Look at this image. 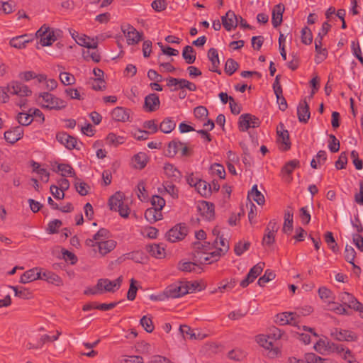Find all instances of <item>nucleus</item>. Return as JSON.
Here are the masks:
<instances>
[{"label": "nucleus", "instance_id": "1", "mask_svg": "<svg viewBox=\"0 0 363 363\" xmlns=\"http://www.w3.org/2000/svg\"><path fill=\"white\" fill-rule=\"evenodd\" d=\"M8 93L12 95H17L21 97L31 95L32 91L28 86L18 81L11 82L6 86L0 87V101L6 103L9 100Z\"/></svg>", "mask_w": 363, "mask_h": 363}, {"label": "nucleus", "instance_id": "2", "mask_svg": "<svg viewBox=\"0 0 363 363\" xmlns=\"http://www.w3.org/2000/svg\"><path fill=\"white\" fill-rule=\"evenodd\" d=\"M192 245L194 248L192 259L198 261L200 264H203V262L201 260L202 254H206L207 251L216 248L217 239H215L212 243L206 241H204L203 242L196 241L193 242Z\"/></svg>", "mask_w": 363, "mask_h": 363}, {"label": "nucleus", "instance_id": "3", "mask_svg": "<svg viewBox=\"0 0 363 363\" xmlns=\"http://www.w3.org/2000/svg\"><path fill=\"white\" fill-rule=\"evenodd\" d=\"M39 97H41L47 103V104L42 105L43 108L60 110L67 106L66 101L49 92L40 93Z\"/></svg>", "mask_w": 363, "mask_h": 363}, {"label": "nucleus", "instance_id": "4", "mask_svg": "<svg viewBox=\"0 0 363 363\" xmlns=\"http://www.w3.org/2000/svg\"><path fill=\"white\" fill-rule=\"evenodd\" d=\"M260 125V119L251 113H243L238 119V128L242 132L247 131L250 128H258Z\"/></svg>", "mask_w": 363, "mask_h": 363}, {"label": "nucleus", "instance_id": "5", "mask_svg": "<svg viewBox=\"0 0 363 363\" xmlns=\"http://www.w3.org/2000/svg\"><path fill=\"white\" fill-rule=\"evenodd\" d=\"M188 233V228L185 223H179L172 228L166 234L167 240L175 242L183 240Z\"/></svg>", "mask_w": 363, "mask_h": 363}, {"label": "nucleus", "instance_id": "6", "mask_svg": "<svg viewBox=\"0 0 363 363\" xmlns=\"http://www.w3.org/2000/svg\"><path fill=\"white\" fill-rule=\"evenodd\" d=\"M164 291L167 298H177L187 294V290H185L184 281H178L169 285Z\"/></svg>", "mask_w": 363, "mask_h": 363}, {"label": "nucleus", "instance_id": "7", "mask_svg": "<svg viewBox=\"0 0 363 363\" xmlns=\"http://www.w3.org/2000/svg\"><path fill=\"white\" fill-rule=\"evenodd\" d=\"M121 30L127 38L128 45L137 44L143 40V33L138 32L133 26L130 24L121 26Z\"/></svg>", "mask_w": 363, "mask_h": 363}, {"label": "nucleus", "instance_id": "8", "mask_svg": "<svg viewBox=\"0 0 363 363\" xmlns=\"http://www.w3.org/2000/svg\"><path fill=\"white\" fill-rule=\"evenodd\" d=\"M339 300L349 308L359 311L363 308V305L352 294L342 292L339 294Z\"/></svg>", "mask_w": 363, "mask_h": 363}, {"label": "nucleus", "instance_id": "9", "mask_svg": "<svg viewBox=\"0 0 363 363\" xmlns=\"http://www.w3.org/2000/svg\"><path fill=\"white\" fill-rule=\"evenodd\" d=\"M56 139L68 150H72L74 148L79 150V147H77V138L69 135L65 132L57 133L56 135Z\"/></svg>", "mask_w": 363, "mask_h": 363}, {"label": "nucleus", "instance_id": "10", "mask_svg": "<svg viewBox=\"0 0 363 363\" xmlns=\"http://www.w3.org/2000/svg\"><path fill=\"white\" fill-rule=\"evenodd\" d=\"M197 211L208 220H211L215 217V206L211 202L202 201L198 204Z\"/></svg>", "mask_w": 363, "mask_h": 363}, {"label": "nucleus", "instance_id": "11", "mask_svg": "<svg viewBox=\"0 0 363 363\" xmlns=\"http://www.w3.org/2000/svg\"><path fill=\"white\" fill-rule=\"evenodd\" d=\"M322 45L321 33H318L317 37L315 39V50L317 53V55L315 58V62L317 64L321 63L328 57V50L326 48H323Z\"/></svg>", "mask_w": 363, "mask_h": 363}, {"label": "nucleus", "instance_id": "12", "mask_svg": "<svg viewBox=\"0 0 363 363\" xmlns=\"http://www.w3.org/2000/svg\"><path fill=\"white\" fill-rule=\"evenodd\" d=\"M160 99L157 94H150L145 98L143 108L148 112H153L160 108Z\"/></svg>", "mask_w": 363, "mask_h": 363}, {"label": "nucleus", "instance_id": "13", "mask_svg": "<svg viewBox=\"0 0 363 363\" xmlns=\"http://www.w3.org/2000/svg\"><path fill=\"white\" fill-rule=\"evenodd\" d=\"M109 236V230L106 228H101L94 235L92 238H89L85 240V245L91 247H96V241H104L105 239H108Z\"/></svg>", "mask_w": 363, "mask_h": 363}, {"label": "nucleus", "instance_id": "14", "mask_svg": "<svg viewBox=\"0 0 363 363\" xmlns=\"http://www.w3.org/2000/svg\"><path fill=\"white\" fill-rule=\"evenodd\" d=\"M284 10V5L281 3L274 6L272 13V23L274 28H277L281 24Z\"/></svg>", "mask_w": 363, "mask_h": 363}, {"label": "nucleus", "instance_id": "15", "mask_svg": "<svg viewBox=\"0 0 363 363\" xmlns=\"http://www.w3.org/2000/svg\"><path fill=\"white\" fill-rule=\"evenodd\" d=\"M164 171L165 175L170 179L172 182H179L182 179V172L171 163L164 164Z\"/></svg>", "mask_w": 363, "mask_h": 363}, {"label": "nucleus", "instance_id": "16", "mask_svg": "<svg viewBox=\"0 0 363 363\" xmlns=\"http://www.w3.org/2000/svg\"><path fill=\"white\" fill-rule=\"evenodd\" d=\"M23 135V130L20 126L14 127L13 129L9 130L4 133V139L6 141L11 144H14L21 138Z\"/></svg>", "mask_w": 363, "mask_h": 363}, {"label": "nucleus", "instance_id": "17", "mask_svg": "<svg viewBox=\"0 0 363 363\" xmlns=\"http://www.w3.org/2000/svg\"><path fill=\"white\" fill-rule=\"evenodd\" d=\"M297 116L299 122L307 123L310 116L311 112L309 110V106L306 100L300 102L297 107Z\"/></svg>", "mask_w": 363, "mask_h": 363}, {"label": "nucleus", "instance_id": "18", "mask_svg": "<svg viewBox=\"0 0 363 363\" xmlns=\"http://www.w3.org/2000/svg\"><path fill=\"white\" fill-rule=\"evenodd\" d=\"M39 272L40 276L39 279L45 280L48 283L55 284L56 286L62 285V279L54 272L47 270L42 272L41 268H39Z\"/></svg>", "mask_w": 363, "mask_h": 363}, {"label": "nucleus", "instance_id": "19", "mask_svg": "<svg viewBox=\"0 0 363 363\" xmlns=\"http://www.w3.org/2000/svg\"><path fill=\"white\" fill-rule=\"evenodd\" d=\"M116 244V242L113 240L96 241V247H98L99 252L104 256L115 249Z\"/></svg>", "mask_w": 363, "mask_h": 363}, {"label": "nucleus", "instance_id": "20", "mask_svg": "<svg viewBox=\"0 0 363 363\" xmlns=\"http://www.w3.org/2000/svg\"><path fill=\"white\" fill-rule=\"evenodd\" d=\"M207 56L208 60L211 62V68H210L209 70L216 72L218 74H220L221 71L220 69H218V67L220 65V61L218 58V50L214 48H210L208 51Z\"/></svg>", "mask_w": 363, "mask_h": 363}, {"label": "nucleus", "instance_id": "21", "mask_svg": "<svg viewBox=\"0 0 363 363\" xmlns=\"http://www.w3.org/2000/svg\"><path fill=\"white\" fill-rule=\"evenodd\" d=\"M130 112V109L117 106L112 111L111 116L116 121L125 122L129 121Z\"/></svg>", "mask_w": 363, "mask_h": 363}, {"label": "nucleus", "instance_id": "22", "mask_svg": "<svg viewBox=\"0 0 363 363\" xmlns=\"http://www.w3.org/2000/svg\"><path fill=\"white\" fill-rule=\"evenodd\" d=\"M338 341H355L357 340V336L352 331L347 330H337L331 334Z\"/></svg>", "mask_w": 363, "mask_h": 363}, {"label": "nucleus", "instance_id": "23", "mask_svg": "<svg viewBox=\"0 0 363 363\" xmlns=\"http://www.w3.org/2000/svg\"><path fill=\"white\" fill-rule=\"evenodd\" d=\"M179 332L185 338V336L186 335L190 340H203L206 335L201 333L200 332H198L196 333L194 330H192L189 325H181L179 327Z\"/></svg>", "mask_w": 363, "mask_h": 363}, {"label": "nucleus", "instance_id": "24", "mask_svg": "<svg viewBox=\"0 0 363 363\" xmlns=\"http://www.w3.org/2000/svg\"><path fill=\"white\" fill-rule=\"evenodd\" d=\"M33 40V38L28 35H22L14 37L10 40L9 44L11 47L21 49L26 47V45Z\"/></svg>", "mask_w": 363, "mask_h": 363}, {"label": "nucleus", "instance_id": "25", "mask_svg": "<svg viewBox=\"0 0 363 363\" xmlns=\"http://www.w3.org/2000/svg\"><path fill=\"white\" fill-rule=\"evenodd\" d=\"M185 290H187V294L193 293L195 291H201L204 290L206 287V284L203 280H196L194 281H184Z\"/></svg>", "mask_w": 363, "mask_h": 363}, {"label": "nucleus", "instance_id": "26", "mask_svg": "<svg viewBox=\"0 0 363 363\" xmlns=\"http://www.w3.org/2000/svg\"><path fill=\"white\" fill-rule=\"evenodd\" d=\"M39 277H40L39 268L35 267L25 272L21 277L20 282L26 284L39 279Z\"/></svg>", "mask_w": 363, "mask_h": 363}, {"label": "nucleus", "instance_id": "27", "mask_svg": "<svg viewBox=\"0 0 363 363\" xmlns=\"http://www.w3.org/2000/svg\"><path fill=\"white\" fill-rule=\"evenodd\" d=\"M194 187L202 196L206 198L211 195V185L203 179L196 181Z\"/></svg>", "mask_w": 363, "mask_h": 363}, {"label": "nucleus", "instance_id": "28", "mask_svg": "<svg viewBox=\"0 0 363 363\" xmlns=\"http://www.w3.org/2000/svg\"><path fill=\"white\" fill-rule=\"evenodd\" d=\"M271 340L272 339L268 337V335H259L257 336V342L260 346L267 350H271L275 354H277L279 350L277 347L273 348V342Z\"/></svg>", "mask_w": 363, "mask_h": 363}, {"label": "nucleus", "instance_id": "29", "mask_svg": "<svg viewBox=\"0 0 363 363\" xmlns=\"http://www.w3.org/2000/svg\"><path fill=\"white\" fill-rule=\"evenodd\" d=\"M147 251L154 257L161 259L165 256V249L159 244H152L146 246Z\"/></svg>", "mask_w": 363, "mask_h": 363}, {"label": "nucleus", "instance_id": "30", "mask_svg": "<svg viewBox=\"0 0 363 363\" xmlns=\"http://www.w3.org/2000/svg\"><path fill=\"white\" fill-rule=\"evenodd\" d=\"M123 194L118 191L112 195L108 199V205L111 211H116L117 209L123 203Z\"/></svg>", "mask_w": 363, "mask_h": 363}, {"label": "nucleus", "instance_id": "31", "mask_svg": "<svg viewBox=\"0 0 363 363\" xmlns=\"http://www.w3.org/2000/svg\"><path fill=\"white\" fill-rule=\"evenodd\" d=\"M184 145V143L178 139L172 140L168 144L166 155L169 157H174Z\"/></svg>", "mask_w": 363, "mask_h": 363}, {"label": "nucleus", "instance_id": "32", "mask_svg": "<svg viewBox=\"0 0 363 363\" xmlns=\"http://www.w3.org/2000/svg\"><path fill=\"white\" fill-rule=\"evenodd\" d=\"M252 198L258 205H264L265 199L264 195L257 189V185L252 186L250 191L248 192L247 198Z\"/></svg>", "mask_w": 363, "mask_h": 363}, {"label": "nucleus", "instance_id": "33", "mask_svg": "<svg viewBox=\"0 0 363 363\" xmlns=\"http://www.w3.org/2000/svg\"><path fill=\"white\" fill-rule=\"evenodd\" d=\"M300 167V162L298 160H293L287 162L281 169V173L286 174L289 177L288 182L291 180V174L294 169Z\"/></svg>", "mask_w": 363, "mask_h": 363}, {"label": "nucleus", "instance_id": "34", "mask_svg": "<svg viewBox=\"0 0 363 363\" xmlns=\"http://www.w3.org/2000/svg\"><path fill=\"white\" fill-rule=\"evenodd\" d=\"M76 43L80 46H83L89 49H96L98 47V42L94 41V39H91L86 35L79 37L78 39L76 40Z\"/></svg>", "mask_w": 363, "mask_h": 363}, {"label": "nucleus", "instance_id": "35", "mask_svg": "<svg viewBox=\"0 0 363 363\" xmlns=\"http://www.w3.org/2000/svg\"><path fill=\"white\" fill-rule=\"evenodd\" d=\"M182 57L187 64H193L196 58L195 50L190 45H186L182 51Z\"/></svg>", "mask_w": 363, "mask_h": 363}, {"label": "nucleus", "instance_id": "36", "mask_svg": "<svg viewBox=\"0 0 363 363\" xmlns=\"http://www.w3.org/2000/svg\"><path fill=\"white\" fill-rule=\"evenodd\" d=\"M148 160V157L145 152H139L133 157V161L135 162V167L139 169H142L146 166Z\"/></svg>", "mask_w": 363, "mask_h": 363}, {"label": "nucleus", "instance_id": "37", "mask_svg": "<svg viewBox=\"0 0 363 363\" xmlns=\"http://www.w3.org/2000/svg\"><path fill=\"white\" fill-rule=\"evenodd\" d=\"M293 216L294 214L289 211H285L284 213V223L282 231L284 233H290L293 230Z\"/></svg>", "mask_w": 363, "mask_h": 363}, {"label": "nucleus", "instance_id": "38", "mask_svg": "<svg viewBox=\"0 0 363 363\" xmlns=\"http://www.w3.org/2000/svg\"><path fill=\"white\" fill-rule=\"evenodd\" d=\"M98 288H102V292L104 291L113 293L117 291L113 281L108 279H99L98 280Z\"/></svg>", "mask_w": 363, "mask_h": 363}, {"label": "nucleus", "instance_id": "39", "mask_svg": "<svg viewBox=\"0 0 363 363\" xmlns=\"http://www.w3.org/2000/svg\"><path fill=\"white\" fill-rule=\"evenodd\" d=\"M56 172H61L62 177H74L75 171L69 164L62 163L57 165V169L55 170Z\"/></svg>", "mask_w": 363, "mask_h": 363}, {"label": "nucleus", "instance_id": "40", "mask_svg": "<svg viewBox=\"0 0 363 363\" xmlns=\"http://www.w3.org/2000/svg\"><path fill=\"white\" fill-rule=\"evenodd\" d=\"M325 242L328 245L329 248L334 252L337 253L339 251L338 245L335 240L333 233L330 231H327L324 234Z\"/></svg>", "mask_w": 363, "mask_h": 363}, {"label": "nucleus", "instance_id": "41", "mask_svg": "<svg viewBox=\"0 0 363 363\" xmlns=\"http://www.w3.org/2000/svg\"><path fill=\"white\" fill-rule=\"evenodd\" d=\"M176 126L175 122L171 118H166L160 123V129L164 133H171Z\"/></svg>", "mask_w": 363, "mask_h": 363}, {"label": "nucleus", "instance_id": "42", "mask_svg": "<svg viewBox=\"0 0 363 363\" xmlns=\"http://www.w3.org/2000/svg\"><path fill=\"white\" fill-rule=\"evenodd\" d=\"M239 69V64L233 59L229 58L227 60L224 71L229 75H233Z\"/></svg>", "mask_w": 363, "mask_h": 363}, {"label": "nucleus", "instance_id": "43", "mask_svg": "<svg viewBox=\"0 0 363 363\" xmlns=\"http://www.w3.org/2000/svg\"><path fill=\"white\" fill-rule=\"evenodd\" d=\"M236 281L235 279H231L229 281L227 280L222 281L217 289L211 291V294L216 293L218 290L223 292L224 290L229 291L235 286Z\"/></svg>", "mask_w": 363, "mask_h": 363}, {"label": "nucleus", "instance_id": "44", "mask_svg": "<svg viewBox=\"0 0 363 363\" xmlns=\"http://www.w3.org/2000/svg\"><path fill=\"white\" fill-rule=\"evenodd\" d=\"M194 262H179L177 265V269L182 272H191L194 270V266L201 264L198 261Z\"/></svg>", "mask_w": 363, "mask_h": 363}, {"label": "nucleus", "instance_id": "45", "mask_svg": "<svg viewBox=\"0 0 363 363\" xmlns=\"http://www.w3.org/2000/svg\"><path fill=\"white\" fill-rule=\"evenodd\" d=\"M277 133L279 138L281 139V143H283L285 145V147H284V150H289L291 148V145L289 131L277 130Z\"/></svg>", "mask_w": 363, "mask_h": 363}, {"label": "nucleus", "instance_id": "46", "mask_svg": "<svg viewBox=\"0 0 363 363\" xmlns=\"http://www.w3.org/2000/svg\"><path fill=\"white\" fill-rule=\"evenodd\" d=\"M126 258L134 261L136 263H143L145 256L142 251H133L125 254Z\"/></svg>", "mask_w": 363, "mask_h": 363}, {"label": "nucleus", "instance_id": "47", "mask_svg": "<svg viewBox=\"0 0 363 363\" xmlns=\"http://www.w3.org/2000/svg\"><path fill=\"white\" fill-rule=\"evenodd\" d=\"M57 38L55 35L54 30H50L45 36L42 37L40 39V43L43 47L50 46L52 44V43L57 40Z\"/></svg>", "mask_w": 363, "mask_h": 363}, {"label": "nucleus", "instance_id": "48", "mask_svg": "<svg viewBox=\"0 0 363 363\" xmlns=\"http://www.w3.org/2000/svg\"><path fill=\"white\" fill-rule=\"evenodd\" d=\"M196 88H197L196 85L194 83L189 82V80L185 79H180L179 86L174 87L173 91H177L178 89H187L188 90L191 91H194L196 90Z\"/></svg>", "mask_w": 363, "mask_h": 363}, {"label": "nucleus", "instance_id": "49", "mask_svg": "<svg viewBox=\"0 0 363 363\" xmlns=\"http://www.w3.org/2000/svg\"><path fill=\"white\" fill-rule=\"evenodd\" d=\"M74 186H75L76 191L81 196H86L89 194L87 188L89 189V186L87 185L86 183H85L84 182H81L80 179H78L77 177L75 178Z\"/></svg>", "mask_w": 363, "mask_h": 363}, {"label": "nucleus", "instance_id": "50", "mask_svg": "<svg viewBox=\"0 0 363 363\" xmlns=\"http://www.w3.org/2000/svg\"><path fill=\"white\" fill-rule=\"evenodd\" d=\"M60 82L64 85H72L75 84L76 79L73 74L69 72H63L60 74Z\"/></svg>", "mask_w": 363, "mask_h": 363}, {"label": "nucleus", "instance_id": "51", "mask_svg": "<svg viewBox=\"0 0 363 363\" xmlns=\"http://www.w3.org/2000/svg\"><path fill=\"white\" fill-rule=\"evenodd\" d=\"M138 281L133 278L130 280V286L127 293V298L129 301H133L135 299L138 291V286L136 285Z\"/></svg>", "mask_w": 363, "mask_h": 363}, {"label": "nucleus", "instance_id": "52", "mask_svg": "<svg viewBox=\"0 0 363 363\" xmlns=\"http://www.w3.org/2000/svg\"><path fill=\"white\" fill-rule=\"evenodd\" d=\"M301 42L305 45H310L313 41V35L311 29L305 26L301 30Z\"/></svg>", "mask_w": 363, "mask_h": 363}, {"label": "nucleus", "instance_id": "53", "mask_svg": "<svg viewBox=\"0 0 363 363\" xmlns=\"http://www.w3.org/2000/svg\"><path fill=\"white\" fill-rule=\"evenodd\" d=\"M62 225V220H60L59 219H54L53 220H51L48 223L46 230L49 234H55L59 232V228Z\"/></svg>", "mask_w": 363, "mask_h": 363}, {"label": "nucleus", "instance_id": "54", "mask_svg": "<svg viewBox=\"0 0 363 363\" xmlns=\"http://www.w3.org/2000/svg\"><path fill=\"white\" fill-rule=\"evenodd\" d=\"M140 323L147 333H150L154 330L155 327L151 318L144 315L141 318Z\"/></svg>", "mask_w": 363, "mask_h": 363}, {"label": "nucleus", "instance_id": "55", "mask_svg": "<svg viewBox=\"0 0 363 363\" xmlns=\"http://www.w3.org/2000/svg\"><path fill=\"white\" fill-rule=\"evenodd\" d=\"M16 119L21 125L24 126L30 125L33 120L32 118V114L29 113H19L16 117Z\"/></svg>", "mask_w": 363, "mask_h": 363}, {"label": "nucleus", "instance_id": "56", "mask_svg": "<svg viewBox=\"0 0 363 363\" xmlns=\"http://www.w3.org/2000/svg\"><path fill=\"white\" fill-rule=\"evenodd\" d=\"M275 278V274L270 269H267L264 272V274L257 281V284L260 286H264L266 283L274 279Z\"/></svg>", "mask_w": 363, "mask_h": 363}, {"label": "nucleus", "instance_id": "57", "mask_svg": "<svg viewBox=\"0 0 363 363\" xmlns=\"http://www.w3.org/2000/svg\"><path fill=\"white\" fill-rule=\"evenodd\" d=\"M61 333L59 331H57V334L55 335L50 336L48 335H43L39 342L37 343V345L35 347V348H40L45 343L48 342H53L58 339L59 336L60 335Z\"/></svg>", "mask_w": 363, "mask_h": 363}, {"label": "nucleus", "instance_id": "58", "mask_svg": "<svg viewBox=\"0 0 363 363\" xmlns=\"http://www.w3.org/2000/svg\"><path fill=\"white\" fill-rule=\"evenodd\" d=\"M210 169L213 173L219 177L220 179H223L225 178V171L224 167L219 163H214L211 165Z\"/></svg>", "mask_w": 363, "mask_h": 363}, {"label": "nucleus", "instance_id": "59", "mask_svg": "<svg viewBox=\"0 0 363 363\" xmlns=\"http://www.w3.org/2000/svg\"><path fill=\"white\" fill-rule=\"evenodd\" d=\"M329 138L328 148L330 151L333 153L337 152L340 147V141L333 134L329 135Z\"/></svg>", "mask_w": 363, "mask_h": 363}, {"label": "nucleus", "instance_id": "60", "mask_svg": "<svg viewBox=\"0 0 363 363\" xmlns=\"http://www.w3.org/2000/svg\"><path fill=\"white\" fill-rule=\"evenodd\" d=\"M344 257L347 262L353 264L356 257V252L352 246L347 245L345 246Z\"/></svg>", "mask_w": 363, "mask_h": 363}, {"label": "nucleus", "instance_id": "61", "mask_svg": "<svg viewBox=\"0 0 363 363\" xmlns=\"http://www.w3.org/2000/svg\"><path fill=\"white\" fill-rule=\"evenodd\" d=\"M194 114L196 118L203 121L207 118L208 111L205 106H199L194 108Z\"/></svg>", "mask_w": 363, "mask_h": 363}, {"label": "nucleus", "instance_id": "62", "mask_svg": "<svg viewBox=\"0 0 363 363\" xmlns=\"http://www.w3.org/2000/svg\"><path fill=\"white\" fill-rule=\"evenodd\" d=\"M295 315V313H291V312H289V313L284 312V313L277 314L276 315L275 322L279 324L280 325H286L289 323L288 318H289L291 315Z\"/></svg>", "mask_w": 363, "mask_h": 363}, {"label": "nucleus", "instance_id": "63", "mask_svg": "<svg viewBox=\"0 0 363 363\" xmlns=\"http://www.w3.org/2000/svg\"><path fill=\"white\" fill-rule=\"evenodd\" d=\"M306 363H326V359H323L314 353H306L305 354Z\"/></svg>", "mask_w": 363, "mask_h": 363}, {"label": "nucleus", "instance_id": "64", "mask_svg": "<svg viewBox=\"0 0 363 363\" xmlns=\"http://www.w3.org/2000/svg\"><path fill=\"white\" fill-rule=\"evenodd\" d=\"M351 49L353 55L357 58V60L363 66V57L362 55V51L359 42L357 41L355 43L354 41H352L351 44Z\"/></svg>", "mask_w": 363, "mask_h": 363}]
</instances>
